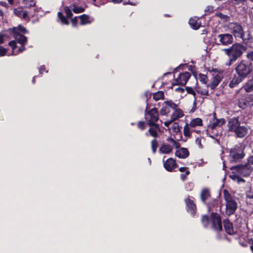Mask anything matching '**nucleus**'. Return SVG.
<instances>
[{"label": "nucleus", "mask_w": 253, "mask_h": 253, "mask_svg": "<svg viewBox=\"0 0 253 253\" xmlns=\"http://www.w3.org/2000/svg\"><path fill=\"white\" fill-rule=\"evenodd\" d=\"M246 49L245 46L239 43H234L229 48L224 49L225 54L228 57V63L226 65L230 66L232 64L242 56Z\"/></svg>", "instance_id": "f257e3e1"}, {"label": "nucleus", "mask_w": 253, "mask_h": 253, "mask_svg": "<svg viewBox=\"0 0 253 253\" xmlns=\"http://www.w3.org/2000/svg\"><path fill=\"white\" fill-rule=\"evenodd\" d=\"M228 130L234 132L238 138L244 137L248 132V128L245 126H241L238 117H232L228 120Z\"/></svg>", "instance_id": "f03ea898"}, {"label": "nucleus", "mask_w": 253, "mask_h": 253, "mask_svg": "<svg viewBox=\"0 0 253 253\" xmlns=\"http://www.w3.org/2000/svg\"><path fill=\"white\" fill-rule=\"evenodd\" d=\"M235 72L239 76L245 79L253 71V65L249 61L241 60L235 68Z\"/></svg>", "instance_id": "7ed1b4c3"}, {"label": "nucleus", "mask_w": 253, "mask_h": 253, "mask_svg": "<svg viewBox=\"0 0 253 253\" xmlns=\"http://www.w3.org/2000/svg\"><path fill=\"white\" fill-rule=\"evenodd\" d=\"M224 200L225 201V213L227 216L234 214L238 208L237 202L231 196L228 190L224 189L223 192Z\"/></svg>", "instance_id": "20e7f679"}, {"label": "nucleus", "mask_w": 253, "mask_h": 253, "mask_svg": "<svg viewBox=\"0 0 253 253\" xmlns=\"http://www.w3.org/2000/svg\"><path fill=\"white\" fill-rule=\"evenodd\" d=\"M244 147L241 144L235 145L229 150V162L237 163L240 162L245 157Z\"/></svg>", "instance_id": "39448f33"}, {"label": "nucleus", "mask_w": 253, "mask_h": 253, "mask_svg": "<svg viewBox=\"0 0 253 253\" xmlns=\"http://www.w3.org/2000/svg\"><path fill=\"white\" fill-rule=\"evenodd\" d=\"M216 113H214L213 114V122L209 125L207 134L210 137L215 139L219 143V140L215 138L218 136V134L217 133H214L213 131L217 126L220 127L224 125L226 121L224 118L218 119L216 118Z\"/></svg>", "instance_id": "423d86ee"}, {"label": "nucleus", "mask_w": 253, "mask_h": 253, "mask_svg": "<svg viewBox=\"0 0 253 253\" xmlns=\"http://www.w3.org/2000/svg\"><path fill=\"white\" fill-rule=\"evenodd\" d=\"M159 113L158 109L156 107L148 111V105L145 110V119L147 121V124L149 123H156L159 120Z\"/></svg>", "instance_id": "0eeeda50"}, {"label": "nucleus", "mask_w": 253, "mask_h": 253, "mask_svg": "<svg viewBox=\"0 0 253 253\" xmlns=\"http://www.w3.org/2000/svg\"><path fill=\"white\" fill-rule=\"evenodd\" d=\"M213 228L216 231L222 230V221L220 215L217 212H212L210 215Z\"/></svg>", "instance_id": "6e6552de"}, {"label": "nucleus", "mask_w": 253, "mask_h": 253, "mask_svg": "<svg viewBox=\"0 0 253 253\" xmlns=\"http://www.w3.org/2000/svg\"><path fill=\"white\" fill-rule=\"evenodd\" d=\"M251 166L248 164L238 165L232 166L230 168L231 170H234L237 173L242 175L243 176H248L251 172Z\"/></svg>", "instance_id": "1a4fd4ad"}, {"label": "nucleus", "mask_w": 253, "mask_h": 253, "mask_svg": "<svg viewBox=\"0 0 253 253\" xmlns=\"http://www.w3.org/2000/svg\"><path fill=\"white\" fill-rule=\"evenodd\" d=\"M231 29L232 33L236 38H243L245 33L241 25L238 23H232Z\"/></svg>", "instance_id": "9d476101"}, {"label": "nucleus", "mask_w": 253, "mask_h": 253, "mask_svg": "<svg viewBox=\"0 0 253 253\" xmlns=\"http://www.w3.org/2000/svg\"><path fill=\"white\" fill-rule=\"evenodd\" d=\"M165 158V156L164 157V158ZM163 162L164 168L169 172L173 171V170L177 168L178 167L175 160L171 158L168 159L165 161H164V159H163Z\"/></svg>", "instance_id": "9b49d317"}, {"label": "nucleus", "mask_w": 253, "mask_h": 253, "mask_svg": "<svg viewBox=\"0 0 253 253\" xmlns=\"http://www.w3.org/2000/svg\"><path fill=\"white\" fill-rule=\"evenodd\" d=\"M219 42L223 45H227L233 42L232 35L228 33L221 34L217 36Z\"/></svg>", "instance_id": "f8f14e48"}, {"label": "nucleus", "mask_w": 253, "mask_h": 253, "mask_svg": "<svg viewBox=\"0 0 253 253\" xmlns=\"http://www.w3.org/2000/svg\"><path fill=\"white\" fill-rule=\"evenodd\" d=\"M185 202L187 212L190 213L193 216H195L196 213L197 208L193 200L188 197L185 199Z\"/></svg>", "instance_id": "ddd939ff"}, {"label": "nucleus", "mask_w": 253, "mask_h": 253, "mask_svg": "<svg viewBox=\"0 0 253 253\" xmlns=\"http://www.w3.org/2000/svg\"><path fill=\"white\" fill-rule=\"evenodd\" d=\"M191 77V74L188 72H185L179 74L178 77L175 79L176 84L185 85L189 78Z\"/></svg>", "instance_id": "4468645a"}, {"label": "nucleus", "mask_w": 253, "mask_h": 253, "mask_svg": "<svg viewBox=\"0 0 253 253\" xmlns=\"http://www.w3.org/2000/svg\"><path fill=\"white\" fill-rule=\"evenodd\" d=\"M13 13L17 17L25 20L29 21L30 19L28 16L27 11H23L22 7L15 8L13 9Z\"/></svg>", "instance_id": "2eb2a0df"}, {"label": "nucleus", "mask_w": 253, "mask_h": 253, "mask_svg": "<svg viewBox=\"0 0 253 253\" xmlns=\"http://www.w3.org/2000/svg\"><path fill=\"white\" fill-rule=\"evenodd\" d=\"M148 125L150 126L148 130L150 135L155 138H156L158 136L157 131L160 129L159 125L156 123H152L150 122Z\"/></svg>", "instance_id": "dca6fc26"}, {"label": "nucleus", "mask_w": 253, "mask_h": 253, "mask_svg": "<svg viewBox=\"0 0 253 253\" xmlns=\"http://www.w3.org/2000/svg\"><path fill=\"white\" fill-rule=\"evenodd\" d=\"M223 226L226 233L229 235H233L235 231L233 228V224L229 219H224L223 221Z\"/></svg>", "instance_id": "f3484780"}, {"label": "nucleus", "mask_w": 253, "mask_h": 253, "mask_svg": "<svg viewBox=\"0 0 253 253\" xmlns=\"http://www.w3.org/2000/svg\"><path fill=\"white\" fill-rule=\"evenodd\" d=\"M189 152L186 148H180L175 151V155L176 157L181 159H185L189 156Z\"/></svg>", "instance_id": "a211bd4d"}, {"label": "nucleus", "mask_w": 253, "mask_h": 253, "mask_svg": "<svg viewBox=\"0 0 253 253\" xmlns=\"http://www.w3.org/2000/svg\"><path fill=\"white\" fill-rule=\"evenodd\" d=\"M222 80V77L219 75L213 77L211 82L208 84L211 90H214Z\"/></svg>", "instance_id": "6ab92c4d"}, {"label": "nucleus", "mask_w": 253, "mask_h": 253, "mask_svg": "<svg viewBox=\"0 0 253 253\" xmlns=\"http://www.w3.org/2000/svg\"><path fill=\"white\" fill-rule=\"evenodd\" d=\"M244 79L241 78L238 75H235L233 77L232 80L230 82L229 86L230 88H234L236 87L239 83L242 82Z\"/></svg>", "instance_id": "aec40b11"}, {"label": "nucleus", "mask_w": 253, "mask_h": 253, "mask_svg": "<svg viewBox=\"0 0 253 253\" xmlns=\"http://www.w3.org/2000/svg\"><path fill=\"white\" fill-rule=\"evenodd\" d=\"M13 36L17 42L21 45H25L28 42L27 38L23 34L13 35Z\"/></svg>", "instance_id": "412c9836"}, {"label": "nucleus", "mask_w": 253, "mask_h": 253, "mask_svg": "<svg viewBox=\"0 0 253 253\" xmlns=\"http://www.w3.org/2000/svg\"><path fill=\"white\" fill-rule=\"evenodd\" d=\"M12 32L13 35H17L27 34L28 31L23 26L19 25L17 27L12 29Z\"/></svg>", "instance_id": "4be33fe9"}, {"label": "nucleus", "mask_w": 253, "mask_h": 253, "mask_svg": "<svg viewBox=\"0 0 253 253\" xmlns=\"http://www.w3.org/2000/svg\"><path fill=\"white\" fill-rule=\"evenodd\" d=\"M210 197L211 194L209 189L206 188L203 189L200 195L201 201L204 203H206V200H207Z\"/></svg>", "instance_id": "5701e85b"}, {"label": "nucleus", "mask_w": 253, "mask_h": 253, "mask_svg": "<svg viewBox=\"0 0 253 253\" xmlns=\"http://www.w3.org/2000/svg\"><path fill=\"white\" fill-rule=\"evenodd\" d=\"M183 116L184 113L183 111L180 108H176L171 115L170 118L174 121L182 117Z\"/></svg>", "instance_id": "b1692460"}, {"label": "nucleus", "mask_w": 253, "mask_h": 253, "mask_svg": "<svg viewBox=\"0 0 253 253\" xmlns=\"http://www.w3.org/2000/svg\"><path fill=\"white\" fill-rule=\"evenodd\" d=\"M172 130L174 133H176V134L180 133L179 138H176L178 141H180L182 138V136L180 133L181 127L179 126L178 123L175 122L173 124L172 126Z\"/></svg>", "instance_id": "393cba45"}, {"label": "nucleus", "mask_w": 253, "mask_h": 253, "mask_svg": "<svg viewBox=\"0 0 253 253\" xmlns=\"http://www.w3.org/2000/svg\"><path fill=\"white\" fill-rule=\"evenodd\" d=\"M209 87L208 85H205V87H202L201 86H198L196 88V91L202 95L209 96Z\"/></svg>", "instance_id": "a878e982"}, {"label": "nucleus", "mask_w": 253, "mask_h": 253, "mask_svg": "<svg viewBox=\"0 0 253 253\" xmlns=\"http://www.w3.org/2000/svg\"><path fill=\"white\" fill-rule=\"evenodd\" d=\"M172 150V148L169 144H163L159 149V152L163 154H169Z\"/></svg>", "instance_id": "bb28decb"}, {"label": "nucleus", "mask_w": 253, "mask_h": 253, "mask_svg": "<svg viewBox=\"0 0 253 253\" xmlns=\"http://www.w3.org/2000/svg\"><path fill=\"white\" fill-rule=\"evenodd\" d=\"M189 125L191 127H195L197 126H202L203 120L200 118H196L192 119Z\"/></svg>", "instance_id": "cd10ccee"}, {"label": "nucleus", "mask_w": 253, "mask_h": 253, "mask_svg": "<svg viewBox=\"0 0 253 253\" xmlns=\"http://www.w3.org/2000/svg\"><path fill=\"white\" fill-rule=\"evenodd\" d=\"M198 20L195 18H190L189 20V24L191 27L194 30H198L201 27V23L198 22Z\"/></svg>", "instance_id": "c85d7f7f"}, {"label": "nucleus", "mask_w": 253, "mask_h": 253, "mask_svg": "<svg viewBox=\"0 0 253 253\" xmlns=\"http://www.w3.org/2000/svg\"><path fill=\"white\" fill-rule=\"evenodd\" d=\"M80 19V24L82 25L91 23V21L89 20V16L88 15L84 14L79 16Z\"/></svg>", "instance_id": "c756f323"}, {"label": "nucleus", "mask_w": 253, "mask_h": 253, "mask_svg": "<svg viewBox=\"0 0 253 253\" xmlns=\"http://www.w3.org/2000/svg\"><path fill=\"white\" fill-rule=\"evenodd\" d=\"M238 105L240 108L243 109L249 106L248 101L243 96L238 99Z\"/></svg>", "instance_id": "7c9ffc66"}, {"label": "nucleus", "mask_w": 253, "mask_h": 253, "mask_svg": "<svg viewBox=\"0 0 253 253\" xmlns=\"http://www.w3.org/2000/svg\"><path fill=\"white\" fill-rule=\"evenodd\" d=\"M58 18L60 20L61 23L64 25H69V22L67 17H65L63 13L59 11L57 13Z\"/></svg>", "instance_id": "2f4dec72"}, {"label": "nucleus", "mask_w": 253, "mask_h": 253, "mask_svg": "<svg viewBox=\"0 0 253 253\" xmlns=\"http://www.w3.org/2000/svg\"><path fill=\"white\" fill-rule=\"evenodd\" d=\"M210 219V217L208 215H204L202 216L201 222L204 227L206 228L208 226Z\"/></svg>", "instance_id": "473e14b6"}, {"label": "nucleus", "mask_w": 253, "mask_h": 253, "mask_svg": "<svg viewBox=\"0 0 253 253\" xmlns=\"http://www.w3.org/2000/svg\"><path fill=\"white\" fill-rule=\"evenodd\" d=\"M23 2L25 4V7L28 8L35 7L36 5L35 0H23Z\"/></svg>", "instance_id": "72a5a7b5"}, {"label": "nucleus", "mask_w": 253, "mask_h": 253, "mask_svg": "<svg viewBox=\"0 0 253 253\" xmlns=\"http://www.w3.org/2000/svg\"><path fill=\"white\" fill-rule=\"evenodd\" d=\"M164 93L163 91H158L153 94V99L156 101H158L160 99H164Z\"/></svg>", "instance_id": "f704fd0d"}, {"label": "nucleus", "mask_w": 253, "mask_h": 253, "mask_svg": "<svg viewBox=\"0 0 253 253\" xmlns=\"http://www.w3.org/2000/svg\"><path fill=\"white\" fill-rule=\"evenodd\" d=\"M230 177L232 179L236 181L238 183H240L241 182H245V179L241 177L238 174L234 173V172H232V174H231L230 175Z\"/></svg>", "instance_id": "c9c22d12"}, {"label": "nucleus", "mask_w": 253, "mask_h": 253, "mask_svg": "<svg viewBox=\"0 0 253 253\" xmlns=\"http://www.w3.org/2000/svg\"><path fill=\"white\" fill-rule=\"evenodd\" d=\"M189 125L187 123H186L184 126L183 133L185 137H191V130L189 128Z\"/></svg>", "instance_id": "e433bc0d"}, {"label": "nucleus", "mask_w": 253, "mask_h": 253, "mask_svg": "<svg viewBox=\"0 0 253 253\" xmlns=\"http://www.w3.org/2000/svg\"><path fill=\"white\" fill-rule=\"evenodd\" d=\"M73 11L75 13H80L85 10V8L82 6H78L75 4L72 5Z\"/></svg>", "instance_id": "4c0bfd02"}, {"label": "nucleus", "mask_w": 253, "mask_h": 253, "mask_svg": "<svg viewBox=\"0 0 253 253\" xmlns=\"http://www.w3.org/2000/svg\"><path fill=\"white\" fill-rule=\"evenodd\" d=\"M151 144L152 153L153 154H155L156 152L157 148L158 146V142L156 138H154L151 141Z\"/></svg>", "instance_id": "58836bf2"}, {"label": "nucleus", "mask_w": 253, "mask_h": 253, "mask_svg": "<svg viewBox=\"0 0 253 253\" xmlns=\"http://www.w3.org/2000/svg\"><path fill=\"white\" fill-rule=\"evenodd\" d=\"M165 105H167L169 108H172L173 109H176L177 107V105L174 103L172 100H170L169 101H166L164 102Z\"/></svg>", "instance_id": "ea45409f"}, {"label": "nucleus", "mask_w": 253, "mask_h": 253, "mask_svg": "<svg viewBox=\"0 0 253 253\" xmlns=\"http://www.w3.org/2000/svg\"><path fill=\"white\" fill-rule=\"evenodd\" d=\"M65 13L68 19L71 18L73 16V13L70 7L66 6L64 8Z\"/></svg>", "instance_id": "a19ab883"}, {"label": "nucleus", "mask_w": 253, "mask_h": 253, "mask_svg": "<svg viewBox=\"0 0 253 253\" xmlns=\"http://www.w3.org/2000/svg\"><path fill=\"white\" fill-rule=\"evenodd\" d=\"M215 16L219 17L221 20H224L225 21H227L229 19V17L228 15L223 14L220 12H216L215 14Z\"/></svg>", "instance_id": "79ce46f5"}, {"label": "nucleus", "mask_w": 253, "mask_h": 253, "mask_svg": "<svg viewBox=\"0 0 253 253\" xmlns=\"http://www.w3.org/2000/svg\"><path fill=\"white\" fill-rule=\"evenodd\" d=\"M170 111V110L169 107L167 105H165L162 107L160 110V113L162 115H166L168 114Z\"/></svg>", "instance_id": "37998d69"}, {"label": "nucleus", "mask_w": 253, "mask_h": 253, "mask_svg": "<svg viewBox=\"0 0 253 253\" xmlns=\"http://www.w3.org/2000/svg\"><path fill=\"white\" fill-rule=\"evenodd\" d=\"M199 80L201 82L203 83L204 84H205L206 85L207 84V82L208 80V76L206 75L200 73L199 75Z\"/></svg>", "instance_id": "c03bdc74"}, {"label": "nucleus", "mask_w": 253, "mask_h": 253, "mask_svg": "<svg viewBox=\"0 0 253 253\" xmlns=\"http://www.w3.org/2000/svg\"><path fill=\"white\" fill-rule=\"evenodd\" d=\"M243 97L248 101L249 106H250L252 105H253V95H247Z\"/></svg>", "instance_id": "a18cd8bd"}, {"label": "nucleus", "mask_w": 253, "mask_h": 253, "mask_svg": "<svg viewBox=\"0 0 253 253\" xmlns=\"http://www.w3.org/2000/svg\"><path fill=\"white\" fill-rule=\"evenodd\" d=\"M245 35L243 37V38H241L243 41L244 42L246 43H251L252 42L253 39L250 34H248L247 37L245 38Z\"/></svg>", "instance_id": "49530a36"}, {"label": "nucleus", "mask_w": 253, "mask_h": 253, "mask_svg": "<svg viewBox=\"0 0 253 253\" xmlns=\"http://www.w3.org/2000/svg\"><path fill=\"white\" fill-rule=\"evenodd\" d=\"M137 127L141 130H143L146 127V124L144 121H139L137 123Z\"/></svg>", "instance_id": "de8ad7c7"}, {"label": "nucleus", "mask_w": 253, "mask_h": 253, "mask_svg": "<svg viewBox=\"0 0 253 253\" xmlns=\"http://www.w3.org/2000/svg\"><path fill=\"white\" fill-rule=\"evenodd\" d=\"M246 57L248 59L247 61L252 63L253 62V50L249 51L247 53Z\"/></svg>", "instance_id": "09e8293b"}, {"label": "nucleus", "mask_w": 253, "mask_h": 253, "mask_svg": "<svg viewBox=\"0 0 253 253\" xmlns=\"http://www.w3.org/2000/svg\"><path fill=\"white\" fill-rule=\"evenodd\" d=\"M245 194L247 199H253V191L251 188L249 190L246 192Z\"/></svg>", "instance_id": "8fccbe9b"}, {"label": "nucleus", "mask_w": 253, "mask_h": 253, "mask_svg": "<svg viewBox=\"0 0 253 253\" xmlns=\"http://www.w3.org/2000/svg\"><path fill=\"white\" fill-rule=\"evenodd\" d=\"M185 89L188 93L192 94L194 97H195V96L196 95V92L192 87L190 86H187L186 87Z\"/></svg>", "instance_id": "3c124183"}, {"label": "nucleus", "mask_w": 253, "mask_h": 253, "mask_svg": "<svg viewBox=\"0 0 253 253\" xmlns=\"http://www.w3.org/2000/svg\"><path fill=\"white\" fill-rule=\"evenodd\" d=\"M213 11V6L211 5H208L206 7L205 9V12L206 13L205 15H207L208 14L211 13Z\"/></svg>", "instance_id": "603ef678"}, {"label": "nucleus", "mask_w": 253, "mask_h": 253, "mask_svg": "<svg viewBox=\"0 0 253 253\" xmlns=\"http://www.w3.org/2000/svg\"><path fill=\"white\" fill-rule=\"evenodd\" d=\"M189 170H186L185 173L180 174V178L182 181H185L187 179V176L190 174Z\"/></svg>", "instance_id": "864d4df0"}, {"label": "nucleus", "mask_w": 253, "mask_h": 253, "mask_svg": "<svg viewBox=\"0 0 253 253\" xmlns=\"http://www.w3.org/2000/svg\"><path fill=\"white\" fill-rule=\"evenodd\" d=\"M8 44L13 50H14L17 47L16 42L14 40L9 42Z\"/></svg>", "instance_id": "5fc2aeb1"}, {"label": "nucleus", "mask_w": 253, "mask_h": 253, "mask_svg": "<svg viewBox=\"0 0 253 253\" xmlns=\"http://www.w3.org/2000/svg\"><path fill=\"white\" fill-rule=\"evenodd\" d=\"M245 90L247 92H250L253 91V84L251 85H246L245 87Z\"/></svg>", "instance_id": "6e6d98bb"}, {"label": "nucleus", "mask_w": 253, "mask_h": 253, "mask_svg": "<svg viewBox=\"0 0 253 253\" xmlns=\"http://www.w3.org/2000/svg\"><path fill=\"white\" fill-rule=\"evenodd\" d=\"M78 17L76 16L71 19V23L73 27H77L78 22Z\"/></svg>", "instance_id": "4d7b16f0"}, {"label": "nucleus", "mask_w": 253, "mask_h": 253, "mask_svg": "<svg viewBox=\"0 0 253 253\" xmlns=\"http://www.w3.org/2000/svg\"><path fill=\"white\" fill-rule=\"evenodd\" d=\"M7 49L2 46H0V56H3L6 54Z\"/></svg>", "instance_id": "13d9d810"}, {"label": "nucleus", "mask_w": 253, "mask_h": 253, "mask_svg": "<svg viewBox=\"0 0 253 253\" xmlns=\"http://www.w3.org/2000/svg\"><path fill=\"white\" fill-rule=\"evenodd\" d=\"M247 163L246 164H248L249 166L250 165H253V155L250 156L247 160Z\"/></svg>", "instance_id": "bf43d9fd"}, {"label": "nucleus", "mask_w": 253, "mask_h": 253, "mask_svg": "<svg viewBox=\"0 0 253 253\" xmlns=\"http://www.w3.org/2000/svg\"><path fill=\"white\" fill-rule=\"evenodd\" d=\"M46 68L44 65H42L39 68V74L42 76L43 73V72L45 71Z\"/></svg>", "instance_id": "052dcab7"}, {"label": "nucleus", "mask_w": 253, "mask_h": 253, "mask_svg": "<svg viewBox=\"0 0 253 253\" xmlns=\"http://www.w3.org/2000/svg\"><path fill=\"white\" fill-rule=\"evenodd\" d=\"M174 122V120H173V119L172 118H170V120L168 121H166L165 122H164V125L167 126V127H169V126L172 123Z\"/></svg>", "instance_id": "680f3d73"}, {"label": "nucleus", "mask_w": 253, "mask_h": 253, "mask_svg": "<svg viewBox=\"0 0 253 253\" xmlns=\"http://www.w3.org/2000/svg\"><path fill=\"white\" fill-rule=\"evenodd\" d=\"M173 146L176 148V149H178V148H179L180 147V144L176 141H175L173 143H172Z\"/></svg>", "instance_id": "e2e57ef3"}, {"label": "nucleus", "mask_w": 253, "mask_h": 253, "mask_svg": "<svg viewBox=\"0 0 253 253\" xmlns=\"http://www.w3.org/2000/svg\"><path fill=\"white\" fill-rule=\"evenodd\" d=\"M195 141H196V142L198 144L200 147H201V148L202 147V144L201 140L200 138L198 137L196 139Z\"/></svg>", "instance_id": "0e129e2a"}, {"label": "nucleus", "mask_w": 253, "mask_h": 253, "mask_svg": "<svg viewBox=\"0 0 253 253\" xmlns=\"http://www.w3.org/2000/svg\"><path fill=\"white\" fill-rule=\"evenodd\" d=\"M189 168L188 167H181L179 169V170L180 172H186V170H189Z\"/></svg>", "instance_id": "69168bd1"}, {"label": "nucleus", "mask_w": 253, "mask_h": 253, "mask_svg": "<svg viewBox=\"0 0 253 253\" xmlns=\"http://www.w3.org/2000/svg\"><path fill=\"white\" fill-rule=\"evenodd\" d=\"M175 90L176 91H178V92H181V93H183V92H184V89L183 88H182V87H180L176 88L175 89Z\"/></svg>", "instance_id": "338daca9"}, {"label": "nucleus", "mask_w": 253, "mask_h": 253, "mask_svg": "<svg viewBox=\"0 0 253 253\" xmlns=\"http://www.w3.org/2000/svg\"><path fill=\"white\" fill-rule=\"evenodd\" d=\"M26 48L25 47V45H21V46L18 49V52L20 53L22 52Z\"/></svg>", "instance_id": "774afa93"}]
</instances>
